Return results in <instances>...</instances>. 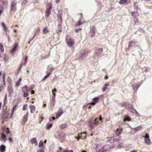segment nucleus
I'll return each mask as SVG.
<instances>
[{
  "label": "nucleus",
  "mask_w": 152,
  "mask_h": 152,
  "mask_svg": "<svg viewBox=\"0 0 152 152\" xmlns=\"http://www.w3.org/2000/svg\"><path fill=\"white\" fill-rule=\"evenodd\" d=\"M28 58V56H26L25 59V60L24 61V62L22 64L23 65H25L27 63V61Z\"/></svg>",
  "instance_id": "28"
},
{
  "label": "nucleus",
  "mask_w": 152,
  "mask_h": 152,
  "mask_svg": "<svg viewBox=\"0 0 152 152\" xmlns=\"http://www.w3.org/2000/svg\"><path fill=\"white\" fill-rule=\"evenodd\" d=\"M94 28H93L92 29V32L93 33H95V30H94Z\"/></svg>",
  "instance_id": "53"
},
{
  "label": "nucleus",
  "mask_w": 152,
  "mask_h": 152,
  "mask_svg": "<svg viewBox=\"0 0 152 152\" xmlns=\"http://www.w3.org/2000/svg\"><path fill=\"white\" fill-rule=\"evenodd\" d=\"M135 12H132V16H133V15H134V14Z\"/></svg>",
  "instance_id": "63"
},
{
  "label": "nucleus",
  "mask_w": 152,
  "mask_h": 152,
  "mask_svg": "<svg viewBox=\"0 0 152 152\" xmlns=\"http://www.w3.org/2000/svg\"><path fill=\"white\" fill-rule=\"evenodd\" d=\"M37 152H44V151L42 150H40L38 151Z\"/></svg>",
  "instance_id": "54"
},
{
  "label": "nucleus",
  "mask_w": 152,
  "mask_h": 152,
  "mask_svg": "<svg viewBox=\"0 0 152 152\" xmlns=\"http://www.w3.org/2000/svg\"><path fill=\"white\" fill-rule=\"evenodd\" d=\"M46 106V104H43V107H45Z\"/></svg>",
  "instance_id": "64"
},
{
  "label": "nucleus",
  "mask_w": 152,
  "mask_h": 152,
  "mask_svg": "<svg viewBox=\"0 0 152 152\" xmlns=\"http://www.w3.org/2000/svg\"><path fill=\"white\" fill-rule=\"evenodd\" d=\"M99 120L100 121H102V118L101 117V116H100V117L99 118Z\"/></svg>",
  "instance_id": "56"
},
{
  "label": "nucleus",
  "mask_w": 152,
  "mask_h": 152,
  "mask_svg": "<svg viewBox=\"0 0 152 152\" xmlns=\"http://www.w3.org/2000/svg\"><path fill=\"white\" fill-rule=\"evenodd\" d=\"M43 143L42 141L41 140L40 141L39 144L38 145V146L39 147H42L43 146Z\"/></svg>",
  "instance_id": "31"
},
{
  "label": "nucleus",
  "mask_w": 152,
  "mask_h": 152,
  "mask_svg": "<svg viewBox=\"0 0 152 152\" xmlns=\"http://www.w3.org/2000/svg\"><path fill=\"white\" fill-rule=\"evenodd\" d=\"M82 29L81 28H77V29H76L75 30V31L76 32H78L79 31H80Z\"/></svg>",
  "instance_id": "41"
},
{
  "label": "nucleus",
  "mask_w": 152,
  "mask_h": 152,
  "mask_svg": "<svg viewBox=\"0 0 152 152\" xmlns=\"http://www.w3.org/2000/svg\"><path fill=\"white\" fill-rule=\"evenodd\" d=\"M131 120V119L129 117H126V118H124V121H130Z\"/></svg>",
  "instance_id": "33"
},
{
  "label": "nucleus",
  "mask_w": 152,
  "mask_h": 152,
  "mask_svg": "<svg viewBox=\"0 0 152 152\" xmlns=\"http://www.w3.org/2000/svg\"><path fill=\"white\" fill-rule=\"evenodd\" d=\"M82 24V21L81 20L78 21L77 23L75 25L76 27H77L78 26H80Z\"/></svg>",
  "instance_id": "19"
},
{
  "label": "nucleus",
  "mask_w": 152,
  "mask_h": 152,
  "mask_svg": "<svg viewBox=\"0 0 152 152\" xmlns=\"http://www.w3.org/2000/svg\"><path fill=\"white\" fill-rule=\"evenodd\" d=\"M22 66H23V65L22 64L20 65V67H19V70H20V69L22 68Z\"/></svg>",
  "instance_id": "57"
},
{
  "label": "nucleus",
  "mask_w": 152,
  "mask_h": 152,
  "mask_svg": "<svg viewBox=\"0 0 152 152\" xmlns=\"http://www.w3.org/2000/svg\"><path fill=\"white\" fill-rule=\"evenodd\" d=\"M135 45V42L132 41H130L129 43V48L131 49L133 46H134Z\"/></svg>",
  "instance_id": "16"
},
{
  "label": "nucleus",
  "mask_w": 152,
  "mask_h": 152,
  "mask_svg": "<svg viewBox=\"0 0 152 152\" xmlns=\"http://www.w3.org/2000/svg\"><path fill=\"white\" fill-rule=\"evenodd\" d=\"M17 1L16 0L12 1L11 5V10L12 11H15L16 9V5L17 4Z\"/></svg>",
  "instance_id": "4"
},
{
  "label": "nucleus",
  "mask_w": 152,
  "mask_h": 152,
  "mask_svg": "<svg viewBox=\"0 0 152 152\" xmlns=\"http://www.w3.org/2000/svg\"><path fill=\"white\" fill-rule=\"evenodd\" d=\"M107 89V88L106 87H104L102 88V91L104 92Z\"/></svg>",
  "instance_id": "46"
},
{
  "label": "nucleus",
  "mask_w": 152,
  "mask_h": 152,
  "mask_svg": "<svg viewBox=\"0 0 152 152\" xmlns=\"http://www.w3.org/2000/svg\"><path fill=\"white\" fill-rule=\"evenodd\" d=\"M93 147L95 149H97L96 152H107V149L109 148V146L105 145L101 147L98 144L94 145Z\"/></svg>",
  "instance_id": "1"
},
{
  "label": "nucleus",
  "mask_w": 152,
  "mask_h": 152,
  "mask_svg": "<svg viewBox=\"0 0 152 152\" xmlns=\"http://www.w3.org/2000/svg\"><path fill=\"white\" fill-rule=\"evenodd\" d=\"M23 96L24 97H27L29 95L28 92H25V90H23Z\"/></svg>",
  "instance_id": "24"
},
{
  "label": "nucleus",
  "mask_w": 152,
  "mask_h": 152,
  "mask_svg": "<svg viewBox=\"0 0 152 152\" xmlns=\"http://www.w3.org/2000/svg\"><path fill=\"white\" fill-rule=\"evenodd\" d=\"M29 107L31 110L30 112L32 113H34L35 111V107L34 105H30Z\"/></svg>",
  "instance_id": "8"
},
{
  "label": "nucleus",
  "mask_w": 152,
  "mask_h": 152,
  "mask_svg": "<svg viewBox=\"0 0 152 152\" xmlns=\"http://www.w3.org/2000/svg\"><path fill=\"white\" fill-rule=\"evenodd\" d=\"M108 77L107 75H106L104 77V79L105 80H107L108 79Z\"/></svg>",
  "instance_id": "50"
},
{
  "label": "nucleus",
  "mask_w": 152,
  "mask_h": 152,
  "mask_svg": "<svg viewBox=\"0 0 152 152\" xmlns=\"http://www.w3.org/2000/svg\"><path fill=\"white\" fill-rule=\"evenodd\" d=\"M67 125L66 124H64L61 125L60 127L61 129H64L66 128L67 127Z\"/></svg>",
  "instance_id": "20"
},
{
  "label": "nucleus",
  "mask_w": 152,
  "mask_h": 152,
  "mask_svg": "<svg viewBox=\"0 0 152 152\" xmlns=\"http://www.w3.org/2000/svg\"><path fill=\"white\" fill-rule=\"evenodd\" d=\"M31 142L32 144L34 143V144L36 145H37V140L35 138H34L32 139H31Z\"/></svg>",
  "instance_id": "18"
},
{
  "label": "nucleus",
  "mask_w": 152,
  "mask_h": 152,
  "mask_svg": "<svg viewBox=\"0 0 152 152\" xmlns=\"http://www.w3.org/2000/svg\"><path fill=\"white\" fill-rule=\"evenodd\" d=\"M60 0H56V3H58V2H59Z\"/></svg>",
  "instance_id": "61"
},
{
  "label": "nucleus",
  "mask_w": 152,
  "mask_h": 152,
  "mask_svg": "<svg viewBox=\"0 0 152 152\" xmlns=\"http://www.w3.org/2000/svg\"><path fill=\"white\" fill-rule=\"evenodd\" d=\"M130 152H137V151L134 150L132 151H131Z\"/></svg>",
  "instance_id": "60"
},
{
  "label": "nucleus",
  "mask_w": 152,
  "mask_h": 152,
  "mask_svg": "<svg viewBox=\"0 0 152 152\" xmlns=\"http://www.w3.org/2000/svg\"><path fill=\"white\" fill-rule=\"evenodd\" d=\"M62 148L61 147H59V150H58L57 151V152H61V150H62Z\"/></svg>",
  "instance_id": "44"
},
{
  "label": "nucleus",
  "mask_w": 152,
  "mask_h": 152,
  "mask_svg": "<svg viewBox=\"0 0 152 152\" xmlns=\"http://www.w3.org/2000/svg\"><path fill=\"white\" fill-rule=\"evenodd\" d=\"M63 114L61 111V109L60 108L58 110V114H56V117L57 118L59 117Z\"/></svg>",
  "instance_id": "13"
},
{
  "label": "nucleus",
  "mask_w": 152,
  "mask_h": 152,
  "mask_svg": "<svg viewBox=\"0 0 152 152\" xmlns=\"http://www.w3.org/2000/svg\"><path fill=\"white\" fill-rule=\"evenodd\" d=\"M4 75L5 74H4L2 77V81L3 83H4V82H5V81Z\"/></svg>",
  "instance_id": "40"
},
{
  "label": "nucleus",
  "mask_w": 152,
  "mask_h": 152,
  "mask_svg": "<svg viewBox=\"0 0 152 152\" xmlns=\"http://www.w3.org/2000/svg\"><path fill=\"white\" fill-rule=\"evenodd\" d=\"M141 129H142V127L140 126H139L135 128V130L136 131H137L138 130H140Z\"/></svg>",
  "instance_id": "37"
},
{
  "label": "nucleus",
  "mask_w": 152,
  "mask_h": 152,
  "mask_svg": "<svg viewBox=\"0 0 152 152\" xmlns=\"http://www.w3.org/2000/svg\"><path fill=\"white\" fill-rule=\"evenodd\" d=\"M99 100V98L98 97L94 98L93 99V102L91 103L92 105H94Z\"/></svg>",
  "instance_id": "12"
},
{
  "label": "nucleus",
  "mask_w": 152,
  "mask_h": 152,
  "mask_svg": "<svg viewBox=\"0 0 152 152\" xmlns=\"http://www.w3.org/2000/svg\"><path fill=\"white\" fill-rule=\"evenodd\" d=\"M28 118V116L27 115H25L24 117V119L23 120V121H24L26 122L27 120V118Z\"/></svg>",
  "instance_id": "36"
},
{
  "label": "nucleus",
  "mask_w": 152,
  "mask_h": 152,
  "mask_svg": "<svg viewBox=\"0 0 152 152\" xmlns=\"http://www.w3.org/2000/svg\"><path fill=\"white\" fill-rule=\"evenodd\" d=\"M56 89L55 88L54 89H53V90H52V92H54V91H56Z\"/></svg>",
  "instance_id": "62"
},
{
  "label": "nucleus",
  "mask_w": 152,
  "mask_h": 152,
  "mask_svg": "<svg viewBox=\"0 0 152 152\" xmlns=\"http://www.w3.org/2000/svg\"><path fill=\"white\" fill-rule=\"evenodd\" d=\"M52 8V4L50 2L47 3L45 17H48L50 14V10Z\"/></svg>",
  "instance_id": "3"
},
{
  "label": "nucleus",
  "mask_w": 152,
  "mask_h": 152,
  "mask_svg": "<svg viewBox=\"0 0 152 152\" xmlns=\"http://www.w3.org/2000/svg\"><path fill=\"white\" fill-rule=\"evenodd\" d=\"M128 110L130 112L132 113H134V112H137L136 110L132 107L131 105H130V106L128 108Z\"/></svg>",
  "instance_id": "14"
},
{
  "label": "nucleus",
  "mask_w": 152,
  "mask_h": 152,
  "mask_svg": "<svg viewBox=\"0 0 152 152\" xmlns=\"http://www.w3.org/2000/svg\"><path fill=\"white\" fill-rule=\"evenodd\" d=\"M102 50L103 49L102 48H98L96 50V51L94 55V56L96 58H97V57H99V56L100 55V53L102 52Z\"/></svg>",
  "instance_id": "5"
},
{
  "label": "nucleus",
  "mask_w": 152,
  "mask_h": 152,
  "mask_svg": "<svg viewBox=\"0 0 152 152\" xmlns=\"http://www.w3.org/2000/svg\"><path fill=\"white\" fill-rule=\"evenodd\" d=\"M27 106V105L26 104H25L24 105L23 107V110H26Z\"/></svg>",
  "instance_id": "39"
},
{
  "label": "nucleus",
  "mask_w": 152,
  "mask_h": 152,
  "mask_svg": "<svg viewBox=\"0 0 152 152\" xmlns=\"http://www.w3.org/2000/svg\"><path fill=\"white\" fill-rule=\"evenodd\" d=\"M125 3H128L127 0H121L119 1V3L120 4H123Z\"/></svg>",
  "instance_id": "21"
},
{
  "label": "nucleus",
  "mask_w": 152,
  "mask_h": 152,
  "mask_svg": "<svg viewBox=\"0 0 152 152\" xmlns=\"http://www.w3.org/2000/svg\"><path fill=\"white\" fill-rule=\"evenodd\" d=\"M50 73H49L46 75H45L43 79H42V81L44 80L45 79L48 77L50 76Z\"/></svg>",
  "instance_id": "32"
},
{
  "label": "nucleus",
  "mask_w": 152,
  "mask_h": 152,
  "mask_svg": "<svg viewBox=\"0 0 152 152\" xmlns=\"http://www.w3.org/2000/svg\"><path fill=\"white\" fill-rule=\"evenodd\" d=\"M63 152H73V151L72 150L69 151L68 149H66Z\"/></svg>",
  "instance_id": "38"
},
{
  "label": "nucleus",
  "mask_w": 152,
  "mask_h": 152,
  "mask_svg": "<svg viewBox=\"0 0 152 152\" xmlns=\"http://www.w3.org/2000/svg\"><path fill=\"white\" fill-rule=\"evenodd\" d=\"M9 140L11 141V142H12V139L11 137H9L8 139Z\"/></svg>",
  "instance_id": "52"
},
{
  "label": "nucleus",
  "mask_w": 152,
  "mask_h": 152,
  "mask_svg": "<svg viewBox=\"0 0 152 152\" xmlns=\"http://www.w3.org/2000/svg\"><path fill=\"white\" fill-rule=\"evenodd\" d=\"M18 44H15V46L14 48L12 49L11 50V53H13L18 48Z\"/></svg>",
  "instance_id": "15"
},
{
  "label": "nucleus",
  "mask_w": 152,
  "mask_h": 152,
  "mask_svg": "<svg viewBox=\"0 0 152 152\" xmlns=\"http://www.w3.org/2000/svg\"><path fill=\"white\" fill-rule=\"evenodd\" d=\"M47 57V56L45 55V56H43L42 57V58L45 59Z\"/></svg>",
  "instance_id": "45"
},
{
  "label": "nucleus",
  "mask_w": 152,
  "mask_h": 152,
  "mask_svg": "<svg viewBox=\"0 0 152 152\" xmlns=\"http://www.w3.org/2000/svg\"><path fill=\"white\" fill-rule=\"evenodd\" d=\"M40 31V28L39 27H38L37 29V30H36V31L34 32V37L35 36V35H36L37 33L39 32V31Z\"/></svg>",
  "instance_id": "26"
},
{
  "label": "nucleus",
  "mask_w": 152,
  "mask_h": 152,
  "mask_svg": "<svg viewBox=\"0 0 152 152\" xmlns=\"http://www.w3.org/2000/svg\"><path fill=\"white\" fill-rule=\"evenodd\" d=\"M7 81L9 84H10L11 83V80L10 77H8L7 79Z\"/></svg>",
  "instance_id": "34"
},
{
  "label": "nucleus",
  "mask_w": 152,
  "mask_h": 152,
  "mask_svg": "<svg viewBox=\"0 0 152 152\" xmlns=\"http://www.w3.org/2000/svg\"><path fill=\"white\" fill-rule=\"evenodd\" d=\"M83 122V121H82V120H81V121H80V122H79V123H78V124H80V123H81V124H82Z\"/></svg>",
  "instance_id": "58"
},
{
  "label": "nucleus",
  "mask_w": 152,
  "mask_h": 152,
  "mask_svg": "<svg viewBox=\"0 0 152 152\" xmlns=\"http://www.w3.org/2000/svg\"><path fill=\"white\" fill-rule=\"evenodd\" d=\"M79 137L81 138V139H85L86 137V134L85 132H83L79 134Z\"/></svg>",
  "instance_id": "11"
},
{
  "label": "nucleus",
  "mask_w": 152,
  "mask_h": 152,
  "mask_svg": "<svg viewBox=\"0 0 152 152\" xmlns=\"http://www.w3.org/2000/svg\"><path fill=\"white\" fill-rule=\"evenodd\" d=\"M55 96H53L52 97V99L51 101V103L50 106H52L53 107L55 105Z\"/></svg>",
  "instance_id": "10"
},
{
  "label": "nucleus",
  "mask_w": 152,
  "mask_h": 152,
  "mask_svg": "<svg viewBox=\"0 0 152 152\" xmlns=\"http://www.w3.org/2000/svg\"><path fill=\"white\" fill-rule=\"evenodd\" d=\"M111 140L112 141L113 140L114 142H116L118 140L117 139H115L114 137H112L111 138Z\"/></svg>",
  "instance_id": "35"
},
{
  "label": "nucleus",
  "mask_w": 152,
  "mask_h": 152,
  "mask_svg": "<svg viewBox=\"0 0 152 152\" xmlns=\"http://www.w3.org/2000/svg\"><path fill=\"white\" fill-rule=\"evenodd\" d=\"M58 18L59 19L61 22L62 21V17H61V15H58Z\"/></svg>",
  "instance_id": "42"
},
{
  "label": "nucleus",
  "mask_w": 152,
  "mask_h": 152,
  "mask_svg": "<svg viewBox=\"0 0 152 152\" xmlns=\"http://www.w3.org/2000/svg\"><path fill=\"white\" fill-rule=\"evenodd\" d=\"M148 68H145V71L146 72H148Z\"/></svg>",
  "instance_id": "51"
},
{
  "label": "nucleus",
  "mask_w": 152,
  "mask_h": 152,
  "mask_svg": "<svg viewBox=\"0 0 152 152\" xmlns=\"http://www.w3.org/2000/svg\"><path fill=\"white\" fill-rule=\"evenodd\" d=\"M25 90V92H28V87L27 86H25L23 88L22 90V91L23 92V90Z\"/></svg>",
  "instance_id": "22"
},
{
  "label": "nucleus",
  "mask_w": 152,
  "mask_h": 152,
  "mask_svg": "<svg viewBox=\"0 0 152 152\" xmlns=\"http://www.w3.org/2000/svg\"><path fill=\"white\" fill-rule=\"evenodd\" d=\"M55 118L54 117H52L50 118H49V119L50 121H51L52 119L53 120H54L55 119Z\"/></svg>",
  "instance_id": "43"
},
{
  "label": "nucleus",
  "mask_w": 152,
  "mask_h": 152,
  "mask_svg": "<svg viewBox=\"0 0 152 152\" xmlns=\"http://www.w3.org/2000/svg\"><path fill=\"white\" fill-rule=\"evenodd\" d=\"M99 121L97 118H96L93 121H88V125L89 127L91 129H93L95 126L99 125Z\"/></svg>",
  "instance_id": "2"
},
{
  "label": "nucleus",
  "mask_w": 152,
  "mask_h": 152,
  "mask_svg": "<svg viewBox=\"0 0 152 152\" xmlns=\"http://www.w3.org/2000/svg\"><path fill=\"white\" fill-rule=\"evenodd\" d=\"M15 107H14H14H13V110H12V112L13 113V111H14V110H15Z\"/></svg>",
  "instance_id": "59"
},
{
  "label": "nucleus",
  "mask_w": 152,
  "mask_h": 152,
  "mask_svg": "<svg viewBox=\"0 0 152 152\" xmlns=\"http://www.w3.org/2000/svg\"><path fill=\"white\" fill-rule=\"evenodd\" d=\"M74 43L73 39L71 38L69 39L67 41V44L69 47H71Z\"/></svg>",
  "instance_id": "6"
},
{
  "label": "nucleus",
  "mask_w": 152,
  "mask_h": 152,
  "mask_svg": "<svg viewBox=\"0 0 152 152\" xmlns=\"http://www.w3.org/2000/svg\"><path fill=\"white\" fill-rule=\"evenodd\" d=\"M122 132V129L121 128L117 129L115 131V134L116 136L120 135Z\"/></svg>",
  "instance_id": "9"
},
{
  "label": "nucleus",
  "mask_w": 152,
  "mask_h": 152,
  "mask_svg": "<svg viewBox=\"0 0 152 152\" xmlns=\"http://www.w3.org/2000/svg\"><path fill=\"white\" fill-rule=\"evenodd\" d=\"M21 81V78H20L18 81L16 82V84L17 86H18L20 85V83Z\"/></svg>",
  "instance_id": "29"
},
{
  "label": "nucleus",
  "mask_w": 152,
  "mask_h": 152,
  "mask_svg": "<svg viewBox=\"0 0 152 152\" xmlns=\"http://www.w3.org/2000/svg\"><path fill=\"white\" fill-rule=\"evenodd\" d=\"M109 83H106L104 84V86H105L107 87L109 86Z\"/></svg>",
  "instance_id": "47"
},
{
  "label": "nucleus",
  "mask_w": 152,
  "mask_h": 152,
  "mask_svg": "<svg viewBox=\"0 0 152 152\" xmlns=\"http://www.w3.org/2000/svg\"><path fill=\"white\" fill-rule=\"evenodd\" d=\"M2 25L4 27V29L5 31H6L7 29V28H6V25L5 23L3 22L2 23Z\"/></svg>",
  "instance_id": "30"
},
{
  "label": "nucleus",
  "mask_w": 152,
  "mask_h": 152,
  "mask_svg": "<svg viewBox=\"0 0 152 152\" xmlns=\"http://www.w3.org/2000/svg\"><path fill=\"white\" fill-rule=\"evenodd\" d=\"M75 138H77V140H79V139H81V138L79 137V135H78V137L76 136H75Z\"/></svg>",
  "instance_id": "49"
},
{
  "label": "nucleus",
  "mask_w": 152,
  "mask_h": 152,
  "mask_svg": "<svg viewBox=\"0 0 152 152\" xmlns=\"http://www.w3.org/2000/svg\"><path fill=\"white\" fill-rule=\"evenodd\" d=\"M31 94H33L34 93V91L33 90H31Z\"/></svg>",
  "instance_id": "55"
},
{
  "label": "nucleus",
  "mask_w": 152,
  "mask_h": 152,
  "mask_svg": "<svg viewBox=\"0 0 152 152\" xmlns=\"http://www.w3.org/2000/svg\"><path fill=\"white\" fill-rule=\"evenodd\" d=\"M0 50L1 52H3L4 51V49L2 44L0 43Z\"/></svg>",
  "instance_id": "25"
},
{
  "label": "nucleus",
  "mask_w": 152,
  "mask_h": 152,
  "mask_svg": "<svg viewBox=\"0 0 152 152\" xmlns=\"http://www.w3.org/2000/svg\"><path fill=\"white\" fill-rule=\"evenodd\" d=\"M5 146L3 145H2L0 146V149L1 152H4L5 151Z\"/></svg>",
  "instance_id": "17"
},
{
  "label": "nucleus",
  "mask_w": 152,
  "mask_h": 152,
  "mask_svg": "<svg viewBox=\"0 0 152 152\" xmlns=\"http://www.w3.org/2000/svg\"><path fill=\"white\" fill-rule=\"evenodd\" d=\"M1 136L3 138H4L6 137V135L4 134H2Z\"/></svg>",
  "instance_id": "48"
},
{
  "label": "nucleus",
  "mask_w": 152,
  "mask_h": 152,
  "mask_svg": "<svg viewBox=\"0 0 152 152\" xmlns=\"http://www.w3.org/2000/svg\"><path fill=\"white\" fill-rule=\"evenodd\" d=\"M52 126L53 124H48L47 125L46 128L48 129H49Z\"/></svg>",
  "instance_id": "27"
},
{
  "label": "nucleus",
  "mask_w": 152,
  "mask_h": 152,
  "mask_svg": "<svg viewBox=\"0 0 152 152\" xmlns=\"http://www.w3.org/2000/svg\"><path fill=\"white\" fill-rule=\"evenodd\" d=\"M149 135L147 134H146V135L145 137V143L148 144H149L151 142L150 140L149 139Z\"/></svg>",
  "instance_id": "7"
},
{
  "label": "nucleus",
  "mask_w": 152,
  "mask_h": 152,
  "mask_svg": "<svg viewBox=\"0 0 152 152\" xmlns=\"http://www.w3.org/2000/svg\"><path fill=\"white\" fill-rule=\"evenodd\" d=\"M49 31L47 29V27H46L43 30V34H46L49 32Z\"/></svg>",
  "instance_id": "23"
}]
</instances>
